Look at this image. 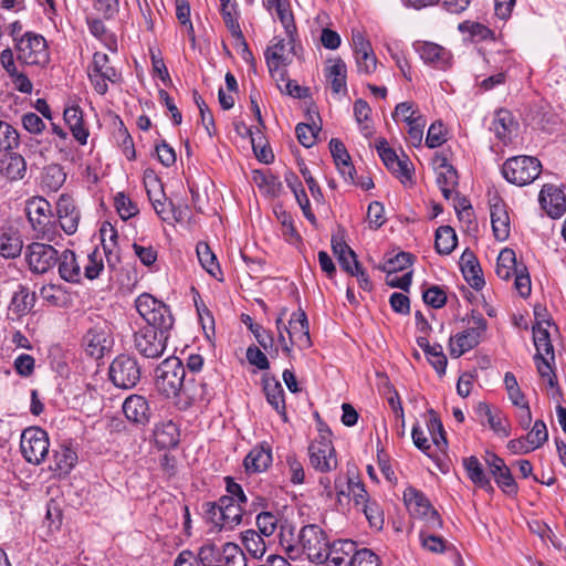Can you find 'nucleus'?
<instances>
[{"label": "nucleus", "mask_w": 566, "mask_h": 566, "mask_svg": "<svg viewBox=\"0 0 566 566\" xmlns=\"http://www.w3.org/2000/svg\"><path fill=\"white\" fill-rule=\"evenodd\" d=\"M138 314L147 323L134 334V347L145 358L163 356L174 326L169 307L150 294H142L135 302Z\"/></svg>", "instance_id": "obj_1"}, {"label": "nucleus", "mask_w": 566, "mask_h": 566, "mask_svg": "<svg viewBox=\"0 0 566 566\" xmlns=\"http://www.w3.org/2000/svg\"><path fill=\"white\" fill-rule=\"evenodd\" d=\"M291 538L282 532L280 544L283 546L285 553L291 559H301L303 556L316 564L326 562L328 558V549L331 542L326 532L316 524L304 525L297 537Z\"/></svg>", "instance_id": "obj_2"}, {"label": "nucleus", "mask_w": 566, "mask_h": 566, "mask_svg": "<svg viewBox=\"0 0 566 566\" xmlns=\"http://www.w3.org/2000/svg\"><path fill=\"white\" fill-rule=\"evenodd\" d=\"M185 378V366L177 357L166 358L155 369V387L166 398L179 397Z\"/></svg>", "instance_id": "obj_3"}, {"label": "nucleus", "mask_w": 566, "mask_h": 566, "mask_svg": "<svg viewBox=\"0 0 566 566\" xmlns=\"http://www.w3.org/2000/svg\"><path fill=\"white\" fill-rule=\"evenodd\" d=\"M541 171V161L536 157L525 155L509 158L502 166L503 177L518 187L532 184Z\"/></svg>", "instance_id": "obj_4"}, {"label": "nucleus", "mask_w": 566, "mask_h": 566, "mask_svg": "<svg viewBox=\"0 0 566 566\" xmlns=\"http://www.w3.org/2000/svg\"><path fill=\"white\" fill-rule=\"evenodd\" d=\"M17 59L25 65H45L50 60L45 39L34 32H25L14 39Z\"/></svg>", "instance_id": "obj_5"}, {"label": "nucleus", "mask_w": 566, "mask_h": 566, "mask_svg": "<svg viewBox=\"0 0 566 566\" xmlns=\"http://www.w3.org/2000/svg\"><path fill=\"white\" fill-rule=\"evenodd\" d=\"M486 328V319L481 314H472L469 319V326L463 332L450 337L449 347L451 356L458 358L478 346Z\"/></svg>", "instance_id": "obj_6"}, {"label": "nucleus", "mask_w": 566, "mask_h": 566, "mask_svg": "<svg viewBox=\"0 0 566 566\" xmlns=\"http://www.w3.org/2000/svg\"><path fill=\"white\" fill-rule=\"evenodd\" d=\"M142 371L137 359L127 354L116 356L109 365L108 377L120 389H132L140 380Z\"/></svg>", "instance_id": "obj_7"}, {"label": "nucleus", "mask_w": 566, "mask_h": 566, "mask_svg": "<svg viewBox=\"0 0 566 566\" xmlns=\"http://www.w3.org/2000/svg\"><path fill=\"white\" fill-rule=\"evenodd\" d=\"M331 431L319 429V437L308 447L310 463L319 472H331L337 468V458L332 440Z\"/></svg>", "instance_id": "obj_8"}, {"label": "nucleus", "mask_w": 566, "mask_h": 566, "mask_svg": "<svg viewBox=\"0 0 566 566\" xmlns=\"http://www.w3.org/2000/svg\"><path fill=\"white\" fill-rule=\"evenodd\" d=\"M20 448L25 461L35 465L41 464L49 453L48 433L40 428L32 427L23 430Z\"/></svg>", "instance_id": "obj_9"}, {"label": "nucleus", "mask_w": 566, "mask_h": 566, "mask_svg": "<svg viewBox=\"0 0 566 566\" xmlns=\"http://www.w3.org/2000/svg\"><path fill=\"white\" fill-rule=\"evenodd\" d=\"M57 250L43 242H32L25 247L24 258L29 270L35 274H45L57 265Z\"/></svg>", "instance_id": "obj_10"}, {"label": "nucleus", "mask_w": 566, "mask_h": 566, "mask_svg": "<svg viewBox=\"0 0 566 566\" xmlns=\"http://www.w3.org/2000/svg\"><path fill=\"white\" fill-rule=\"evenodd\" d=\"M87 73L94 90L99 95H105L107 93V82L117 83L122 78L120 73L109 64L108 55L102 52L94 53Z\"/></svg>", "instance_id": "obj_11"}, {"label": "nucleus", "mask_w": 566, "mask_h": 566, "mask_svg": "<svg viewBox=\"0 0 566 566\" xmlns=\"http://www.w3.org/2000/svg\"><path fill=\"white\" fill-rule=\"evenodd\" d=\"M538 201L541 208L553 219L560 218L566 212V196L556 185H544Z\"/></svg>", "instance_id": "obj_12"}, {"label": "nucleus", "mask_w": 566, "mask_h": 566, "mask_svg": "<svg viewBox=\"0 0 566 566\" xmlns=\"http://www.w3.org/2000/svg\"><path fill=\"white\" fill-rule=\"evenodd\" d=\"M285 52V41L281 38H273L272 44L268 46L264 56L271 76L276 81H285L289 64Z\"/></svg>", "instance_id": "obj_13"}, {"label": "nucleus", "mask_w": 566, "mask_h": 566, "mask_svg": "<svg viewBox=\"0 0 566 566\" xmlns=\"http://www.w3.org/2000/svg\"><path fill=\"white\" fill-rule=\"evenodd\" d=\"M376 148L384 165L395 174L402 184L411 180L409 160L407 158H399L396 151L388 146L386 139H379L376 144Z\"/></svg>", "instance_id": "obj_14"}, {"label": "nucleus", "mask_w": 566, "mask_h": 566, "mask_svg": "<svg viewBox=\"0 0 566 566\" xmlns=\"http://www.w3.org/2000/svg\"><path fill=\"white\" fill-rule=\"evenodd\" d=\"M413 48L426 64L439 70H446L450 66L452 56L446 48L427 41L415 42Z\"/></svg>", "instance_id": "obj_15"}, {"label": "nucleus", "mask_w": 566, "mask_h": 566, "mask_svg": "<svg viewBox=\"0 0 566 566\" xmlns=\"http://www.w3.org/2000/svg\"><path fill=\"white\" fill-rule=\"evenodd\" d=\"M86 352L90 356L98 359L112 346L111 333L106 324H97L90 328L84 336Z\"/></svg>", "instance_id": "obj_16"}, {"label": "nucleus", "mask_w": 566, "mask_h": 566, "mask_svg": "<svg viewBox=\"0 0 566 566\" xmlns=\"http://www.w3.org/2000/svg\"><path fill=\"white\" fill-rule=\"evenodd\" d=\"M123 412L126 419L136 426H146L150 420L148 400L142 395H130L123 402Z\"/></svg>", "instance_id": "obj_17"}, {"label": "nucleus", "mask_w": 566, "mask_h": 566, "mask_svg": "<svg viewBox=\"0 0 566 566\" xmlns=\"http://www.w3.org/2000/svg\"><path fill=\"white\" fill-rule=\"evenodd\" d=\"M475 411L481 421H486L496 436L507 438L511 434V422L501 410L492 409L486 402H479Z\"/></svg>", "instance_id": "obj_18"}, {"label": "nucleus", "mask_w": 566, "mask_h": 566, "mask_svg": "<svg viewBox=\"0 0 566 566\" xmlns=\"http://www.w3.org/2000/svg\"><path fill=\"white\" fill-rule=\"evenodd\" d=\"M272 448L262 442L250 450L243 460V467L248 474L265 472L272 464Z\"/></svg>", "instance_id": "obj_19"}, {"label": "nucleus", "mask_w": 566, "mask_h": 566, "mask_svg": "<svg viewBox=\"0 0 566 566\" xmlns=\"http://www.w3.org/2000/svg\"><path fill=\"white\" fill-rule=\"evenodd\" d=\"M210 392L208 386L202 381H196L193 378L186 379L182 384L176 405L179 409H187L195 402L208 401Z\"/></svg>", "instance_id": "obj_20"}, {"label": "nucleus", "mask_w": 566, "mask_h": 566, "mask_svg": "<svg viewBox=\"0 0 566 566\" xmlns=\"http://www.w3.org/2000/svg\"><path fill=\"white\" fill-rule=\"evenodd\" d=\"M28 218L31 222L33 229H38V227H43L42 229V239L48 241H53L55 233L51 232V230L46 227V223L50 222L49 213H50V203L45 199L39 198L32 200L28 205Z\"/></svg>", "instance_id": "obj_21"}, {"label": "nucleus", "mask_w": 566, "mask_h": 566, "mask_svg": "<svg viewBox=\"0 0 566 566\" xmlns=\"http://www.w3.org/2000/svg\"><path fill=\"white\" fill-rule=\"evenodd\" d=\"M283 327L289 334L292 344L297 345L300 348L311 346L308 321L305 312L300 310L293 313L289 321V327Z\"/></svg>", "instance_id": "obj_22"}, {"label": "nucleus", "mask_w": 566, "mask_h": 566, "mask_svg": "<svg viewBox=\"0 0 566 566\" xmlns=\"http://www.w3.org/2000/svg\"><path fill=\"white\" fill-rule=\"evenodd\" d=\"M56 213L61 228L66 234L76 232L80 221V212L71 197L62 195L56 202Z\"/></svg>", "instance_id": "obj_23"}, {"label": "nucleus", "mask_w": 566, "mask_h": 566, "mask_svg": "<svg viewBox=\"0 0 566 566\" xmlns=\"http://www.w3.org/2000/svg\"><path fill=\"white\" fill-rule=\"evenodd\" d=\"M460 268L468 284L474 290H481L485 282L482 270L474 253L467 249L460 256Z\"/></svg>", "instance_id": "obj_24"}, {"label": "nucleus", "mask_w": 566, "mask_h": 566, "mask_svg": "<svg viewBox=\"0 0 566 566\" xmlns=\"http://www.w3.org/2000/svg\"><path fill=\"white\" fill-rule=\"evenodd\" d=\"M57 261L60 277L69 283H81L82 271L81 263L72 250H64Z\"/></svg>", "instance_id": "obj_25"}, {"label": "nucleus", "mask_w": 566, "mask_h": 566, "mask_svg": "<svg viewBox=\"0 0 566 566\" xmlns=\"http://www.w3.org/2000/svg\"><path fill=\"white\" fill-rule=\"evenodd\" d=\"M335 491L339 502L342 501V496H350L356 506H363L370 500L365 485L352 478L347 479V491L343 486L342 479H336Z\"/></svg>", "instance_id": "obj_26"}, {"label": "nucleus", "mask_w": 566, "mask_h": 566, "mask_svg": "<svg viewBox=\"0 0 566 566\" xmlns=\"http://www.w3.org/2000/svg\"><path fill=\"white\" fill-rule=\"evenodd\" d=\"M179 428L171 420L158 423L154 430L155 443L159 449L175 448L179 442Z\"/></svg>", "instance_id": "obj_27"}, {"label": "nucleus", "mask_w": 566, "mask_h": 566, "mask_svg": "<svg viewBox=\"0 0 566 566\" xmlns=\"http://www.w3.org/2000/svg\"><path fill=\"white\" fill-rule=\"evenodd\" d=\"M325 76L331 84L333 93L339 94L347 92V67L342 59L329 61V65L325 70Z\"/></svg>", "instance_id": "obj_28"}, {"label": "nucleus", "mask_w": 566, "mask_h": 566, "mask_svg": "<svg viewBox=\"0 0 566 566\" xmlns=\"http://www.w3.org/2000/svg\"><path fill=\"white\" fill-rule=\"evenodd\" d=\"M63 117L74 138L81 145H85L88 138V130L84 126L83 112L80 106L75 105L66 107L64 109Z\"/></svg>", "instance_id": "obj_29"}, {"label": "nucleus", "mask_w": 566, "mask_h": 566, "mask_svg": "<svg viewBox=\"0 0 566 566\" xmlns=\"http://www.w3.org/2000/svg\"><path fill=\"white\" fill-rule=\"evenodd\" d=\"M491 224L496 240L505 241L510 235V217L502 202L491 206Z\"/></svg>", "instance_id": "obj_30"}, {"label": "nucleus", "mask_w": 566, "mask_h": 566, "mask_svg": "<svg viewBox=\"0 0 566 566\" xmlns=\"http://www.w3.org/2000/svg\"><path fill=\"white\" fill-rule=\"evenodd\" d=\"M35 303V294L31 293L24 285H19L13 293L9 305V312L17 318L22 317L31 312Z\"/></svg>", "instance_id": "obj_31"}, {"label": "nucleus", "mask_w": 566, "mask_h": 566, "mask_svg": "<svg viewBox=\"0 0 566 566\" xmlns=\"http://www.w3.org/2000/svg\"><path fill=\"white\" fill-rule=\"evenodd\" d=\"M263 390L266 401L282 416L283 420L286 421L284 390L282 385L275 378H264Z\"/></svg>", "instance_id": "obj_32"}, {"label": "nucleus", "mask_w": 566, "mask_h": 566, "mask_svg": "<svg viewBox=\"0 0 566 566\" xmlns=\"http://www.w3.org/2000/svg\"><path fill=\"white\" fill-rule=\"evenodd\" d=\"M403 501L409 512L417 517L423 516L434 509L427 496L421 491L412 486L405 490Z\"/></svg>", "instance_id": "obj_33"}, {"label": "nucleus", "mask_w": 566, "mask_h": 566, "mask_svg": "<svg viewBox=\"0 0 566 566\" xmlns=\"http://www.w3.org/2000/svg\"><path fill=\"white\" fill-rule=\"evenodd\" d=\"M76 462V452L70 447L61 446L59 449L54 450L50 470L59 475H65L71 472Z\"/></svg>", "instance_id": "obj_34"}, {"label": "nucleus", "mask_w": 566, "mask_h": 566, "mask_svg": "<svg viewBox=\"0 0 566 566\" xmlns=\"http://www.w3.org/2000/svg\"><path fill=\"white\" fill-rule=\"evenodd\" d=\"M463 465L468 473L469 479L479 488L485 490L489 493L494 492V488L491 484L490 479L486 476L482 464L479 459L474 455L463 459Z\"/></svg>", "instance_id": "obj_35"}, {"label": "nucleus", "mask_w": 566, "mask_h": 566, "mask_svg": "<svg viewBox=\"0 0 566 566\" xmlns=\"http://www.w3.org/2000/svg\"><path fill=\"white\" fill-rule=\"evenodd\" d=\"M0 171L9 180H20L25 175L27 163L19 154H8L1 160Z\"/></svg>", "instance_id": "obj_36"}, {"label": "nucleus", "mask_w": 566, "mask_h": 566, "mask_svg": "<svg viewBox=\"0 0 566 566\" xmlns=\"http://www.w3.org/2000/svg\"><path fill=\"white\" fill-rule=\"evenodd\" d=\"M355 553V544L350 541L333 543L328 549V560L334 566H350V557Z\"/></svg>", "instance_id": "obj_37"}, {"label": "nucleus", "mask_w": 566, "mask_h": 566, "mask_svg": "<svg viewBox=\"0 0 566 566\" xmlns=\"http://www.w3.org/2000/svg\"><path fill=\"white\" fill-rule=\"evenodd\" d=\"M234 8L229 9H221V15L223 19V22L228 30L230 31L231 35L237 42V45L242 46L243 49V59L247 60V56H251V51L249 50L248 43L244 39V35L242 33V30L240 28V23L238 19L233 15Z\"/></svg>", "instance_id": "obj_38"}, {"label": "nucleus", "mask_w": 566, "mask_h": 566, "mask_svg": "<svg viewBox=\"0 0 566 566\" xmlns=\"http://www.w3.org/2000/svg\"><path fill=\"white\" fill-rule=\"evenodd\" d=\"M521 263H517L514 250L505 248L503 249L496 261V275L507 281L515 274V269L520 268Z\"/></svg>", "instance_id": "obj_39"}, {"label": "nucleus", "mask_w": 566, "mask_h": 566, "mask_svg": "<svg viewBox=\"0 0 566 566\" xmlns=\"http://www.w3.org/2000/svg\"><path fill=\"white\" fill-rule=\"evenodd\" d=\"M455 231L449 226L439 227L436 231L434 248L439 254L448 255L457 247Z\"/></svg>", "instance_id": "obj_40"}, {"label": "nucleus", "mask_w": 566, "mask_h": 566, "mask_svg": "<svg viewBox=\"0 0 566 566\" xmlns=\"http://www.w3.org/2000/svg\"><path fill=\"white\" fill-rule=\"evenodd\" d=\"M233 497H220L219 502L223 511V518L228 525V530L234 528L242 522V516L245 513V506L234 503Z\"/></svg>", "instance_id": "obj_41"}, {"label": "nucleus", "mask_w": 566, "mask_h": 566, "mask_svg": "<svg viewBox=\"0 0 566 566\" xmlns=\"http://www.w3.org/2000/svg\"><path fill=\"white\" fill-rule=\"evenodd\" d=\"M223 544L218 545L213 542H206L196 555L200 566H217L222 559Z\"/></svg>", "instance_id": "obj_42"}, {"label": "nucleus", "mask_w": 566, "mask_h": 566, "mask_svg": "<svg viewBox=\"0 0 566 566\" xmlns=\"http://www.w3.org/2000/svg\"><path fill=\"white\" fill-rule=\"evenodd\" d=\"M23 249V241L17 233L3 232L0 234V255L4 259L18 258Z\"/></svg>", "instance_id": "obj_43"}, {"label": "nucleus", "mask_w": 566, "mask_h": 566, "mask_svg": "<svg viewBox=\"0 0 566 566\" xmlns=\"http://www.w3.org/2000/svg\"><path fill=\"white\" fill-rule=\"evenodd\" d=\"M40 297L46 305L62 307L69 302L66 291L57 284H46L40 290Z\"/></svg>", "instance_id": "obj_44"}, {"label": "nucleus", "mask_w": 566, "mask_h": 566, "mask_svg": "<svg viewBox=\"0 0 566 566\" xmlns=\"http://www.w3.org/2000/svg\"><path fill=\"white\" fill-rule=\"evenodd\" d=\"M262 536V534L254 530H247L242 534L244 548L256 559L262 558L266 552V545Z\"/></svg>", "instance_id": "obj_45"}, {"label": "nucleus", "mask_w": 566, "mask_h": 566, "mask_svg": "<svg viewBox=\"0 0 566 566\" xmlns=\"http://www.w3.org/2000/svg\"><path fill=\"white\" fill-rule=\"evenodd\" d=\"M515 126L514 118L512 114L506 109H500L491 126V130H493L496 137L501 140H506Z\"/></svg>", "instance_id": "obj_46"}, {"label": "nucleus", "mask_w": 566, "mask_h": 566, "mask_svg": "<svg viewBox=\"0 0 566 566\" xmlns=\"http://www.w3.org/2000/svg\"><path fill=\"white\" fill-rule=\"evenodd\" d=\"M205 520L211 524L213 530L221 531L228 530L226 520L223 518V511L219 500L217 502H207L203 504Z\"/></svg>", "instance_id": "obj_47"}, {"label": "nucleus", "mask_w": 566, "mask_h": 566, "mask_svg": "<svg viewBox=\"0 0 566 566\" xmlns=\"http://www.w3.org/2000/svg\"><path fill=\"white\" fill-rule=\"evenodd\" d=\"M221 563L224 566H248L243 551L231 542L223 544Z\"/></svg>", "instance_id": "obj_48"}, {"label": "nucleus", "mask_w": 566, "mask_h": 566, "mask_svg": "<svg viewBox=\"0 0 566 566\" xmlns=\"http://www.w3.org/2000/svg\"><path fill=\"white\" fill-rule=\"evenodd\" d=\"M66 174L60 165H50L44 169L42 182L52 191H57L65 182Z\"/></svg>", "instance_id": "obj_49"}, {"label": "nucleus", "mask_w": 566, "mask_h": 566, "mask_svg": "<svg viewBox=\"0 0 566 566\" xmlns=\"http://www.w3.org/2000/svg\"><path fill=\"white\" fill-rule=\"evenodd\" d=\"M413 255L407 252H399L394 256H389L381 270L387 272L388 275H392L399 271L408 269L412 264Z\"/></svg>", "instance_id": "obj_50"}, {"label": "nucleus", "mask_w": 566, "mask_h": 566, "mask_svg": "<svg viewBox=\"0 0 566 566\" xmlns=\"http://www.w3.org/2000/svg\"><path fill=\"white\" fill-rule=\"evenodd\" d=\"M197 255L202 268L212 276H217V272H220L219 264L216 255L207 243L197 244Z\"/></svg>", "instance_id": "obj_51"}, {"label": "nucleus", "mask_w": 566, "mask_h": 566, "mask_svg": "<svg viewBox=\"0 0 566 566\" xmlns=\"http://www.w3.org/2000/svg\"><path fill=\"white\" fill-rule=\"evenodd\" d=\"M273 9H275L277 18L285 29L287 36L290 38L291 42H293L294 34L296 33V25L294 22L293 13L290 9V4L285 1H282L274 6Z\"/></svg>", "instance_id": "obj_52"}, {"label": "nucleus", "mask_w": 566, "mask_h": 566, "mask_svg": "<svg viewBox=\"0 0 566 566\" xmlns=\"http://www.w3.org/2000/svg\"><path fill=\"white\" fill-rule=\"evenodd\" d=\"M249 329L264 350H266L271 356L273 354L277 355V347L274 346L273 335L269 331L264 329L260 324L254 323L249 325Z\"/></svg>", "instance_id": "obj_53"}, {"label": "nucleus", "mask_w": 566, "mask_h": 566, "mask_svg": "<svg viewBox=\"0 0 566 566\" xmlns=\"http://www.w3.org/2000/svg\"><path fill=\"white\" fill-rule=\"evenodd\" d=\"M83 266L84 273H82V277L84 276L88 280H94L99 275L104 265L102 253L98 251V249L95 248L91 253L87 254Z\"/></svg>", "instance_id": "obj_54"}, {"label": "nucleus", "mask_w": 566, "mask_h": 566, "mask_svg": "<svg viewBox=\"0 0 566 566\" xmlns=\"http://www.w3.org/2000/svg\"><path fill=\"white\" fill-rule=\"evenodd\" d=\"M364 515L366 516L369 525L375 530H381L384 526V512L377 501L369 500L366 504L360 506Z\"/></svg>", "instance_id": "obj_55"}, {"label": "nucleus", "mask_w": 566, "mask_h": 566, "mask_svg": "<svg viewBox=\"0 0 566 566\" xmlns=\"http://www.w3.org/2000/svg\"><path fill=\"white\" fill-rule=\"evenodd\" d=\"M275 213H276L277 220L281 223L282 235L284 237V239L289 243H292V244L300 242L301 237L297 233V231L293 224L292 216L286 211H280V212H275Z\"/></svg>", "instance_id": "obj_56"}, {"label": "nucleus", "mask_w": 566, "mask_h": 566, "mask_svg": "<svg viewBox=\"0 0 566 566\" xmlns=\"http://www.w3.org/2000/svg\"><path fill=\"white\" fill-rule=\"evenodd\" d=\"M295 132L300 144L306 148H310L315 145L317 135L321 132V127H317L316 125L312 126L308 124L300 123L297 124Z\"/></svg>", "instance_id": "obj_57"}, {"label": "nucleus", "mask_w": 566, "mask_h": 566, "mask_svg": "<svg viewBox=\"0 0 566 566\" xmlns=\"http://www.w3.org/2000/svg\"><path fill=\"white\" fill-rule=\"evenodd\" d=\"M421 545L429 552L442 553L447 548V541L438 532H419Z\"/></svg>", "instance_id": "obj_58"}, {"label": "nucleus", "mask_w": 566, "mask_h": 566, "mask_svg": "<svg viewBox=\"0 0 566 566\" xmlns=\"http://www.w3.org/2000/svg\"><path fill=\"white\" fill-rule=\"evenodd\" d=\"M19 143L18 132L7 122L0 120V151L14 148Z\"/></svg>", "instance_id": "obj_59"}, {"label": "nucleus", "mask_w": 566, "mask_h": 566, "mask_svg": "<svg viewBox=\"0 0 566 566\" xmlns=\"http://www.w3.org/2000/svg\"><path fill=\"white\" fill-rule=\"evenodd\" d=\"M279 523L277 516L272 512H261L256 515V526L259 533L263 536H271L276 531Z\"/></svg>", "instance_id": "obj_60"}, {"label": "nucleus", "mask_w": 566, "mask_h": 566, "mask_svg": "<svg viewBox=\"0 0 566 566\" xmlns=\"http://www.w3.org/2000/svg\"><path fill=\"white\" fill-rule=\"evenodd\" d=\"M514 276V286L517 293L522 297H527L532 291V283L527 268L523 263H521L520 268L515 269Z\"/></svg>", "instance_id": "obj_61"}, {"label": "nucleus", "mask_w": 566, "mask_h": 566, "mask_svg": "<svg viewBox=\"0 0 566 566\" xmlns=\"http://www.w3.org/2000/svg\"><path fill=\"white\" fill-rule=\"evenodd\" d=\"M526 438L533 449L542 447L548 439L546 424L543 420H536Z\"/></svg>", "instance_id": "obj_62"}, {"label": "nucleus", "mask_w": 566, "mask_h": 566, "mask_svg": "<svg viewBox=\"0 0 566 566\" xmlns=\"http://www.w3.org/2000/svg\"><path fill=\"white\" fill-rule=\"evenodd\" d=\"M115 207L122 219H129L138 213L137 206L123 192L116 195Z\"/></svg>", "instance_id": "obj_63"}, {"label": "nucleus", "mask_w": 566, "mask_h": 566, "mask_svg": "<svg viewBox=\"0 0 566 566\" xmlns=\"http://www.w3.org/2000/svg\"><path fill=\"white\" fill-rule=\"evenodd\" d=\"M350 566H380L378 556L368 548L355 551L350 557Z\"/></svg>", "instance_id": "obj_64"}]
</instances>
